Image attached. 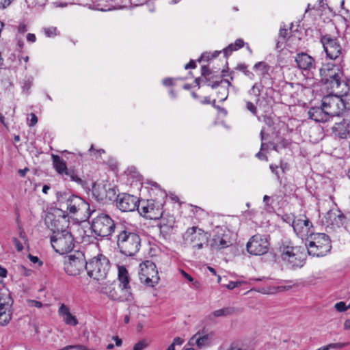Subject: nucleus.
Segmentation results:
<instances>
[{"instance_id": "nucleus-1", "label": "nucleus", "mask_w": 350, "mask_h": 350, "mask_svg": "<svg viewBox=\"0 0 350 350\" xmlns=\"http://www.w3.org/2000/svg\"><path fill=\"white\" fill-rule=\"evenodd\" d=\"M117 245L120 252L126 256H133L139 250L141 239L131 225L118 226Z\"/></svg>"}, {"instance_id": "nucleus-2", "label": "nucleus", "mask_w": 350, "mask_h": 350, "mask_svg": "<svg viewBox=\"0 0 350 350\" xmlns=\"http://www.w3.org/2000/svg\"><path fill=\"white\" fill-rule=\"evenodd\" d=\"M90 230L97 240H111L112 235L118 229L114 220L106 213H98L90 221Z\"/></svg>"}, {"instance_id": "nucleus-3", "label": "nucleus", "mask_w": 350, "mask_h": 350, "mask_svg": "<svg viewBox=\"0 0 350 350\" xmlns=\"http://www.w3.org/2000/svg\"><path fill=\"white\" fill-rule=\"evenodd\" d=\"M321 82L333 90H338L342 85H346L344 72L339 66L333 63H325L319 69Z\"/></svg>"}, {"instance_id": "nucleus-4", "label": "nucleus", "mask_w": 350, "mask_h": 350, "mask_svg": "<svg viewBox=\"0 0 350 350\" xmlns=\"http://www.w3.org/2000/svg\"><path fill=\"white\" fill-rule=\"evenodd\" d=\"M280 252L282 260L291 269L304 266L306 258V248L284 244L280 247Z\"/></svg>"}, {"instance_id": "nucleus-5", "label": "nucleus", "mask_w": 350, "mask_h": 350, "mask_svg": "<svg viewBox=\"0 0 350 350\" xmlns=\"http://www.w3.org/2000/svg\"><path fill=\"white\" fill-rule=\"evenodd\" d=\"M320 42L323 46L327 59L336 62H343L345 51L342 49L337 37L325 33L321 36Z\"/></svg>"}, {"instance_id": "nucleus-6", "label": "nucleus", "mask_w": 350, "mask_h": 350, "mask_svg": "<svg viewBox=\"0 0 350 350\" xmlns=\"http://www.w3.org/2000/svg\"><path fill=\"white\" fill-rule=\"evenodd\" d=\"M110 269L109 259L100 254L87 262L86 271L88 275L96 280H103L106 278Z\"/></svg>"}, {"instance_id": "nucleus-7", "label": "nucleus", "mask_w": 350, "mask_h": 350, "mask_svg": "<svg viewBox=\"0 0 350 350\" xmlns=\"http://www.w3.org/2000/svg\"><path fill=\"white\" fill-rule=\"evenodd\" d=\"M66 209L70 214L81 215L83 220L90 219L95 213L91 211L90 204L82 198L77 195H70L66 200Z\"/></svg>"}, {"instance_id": "nucleus-8", "label": "nucleus", "mask_w": 350, "mask_h": 350, "mask_svg": "<svg viewBox=\"0 0 350 350\" xmlns=\"http://www.w3.org/2000/svg\"><path fill=\"white\" fill-rule=\"evenodd\" d=\"M306 246L309 255L318 257L325 256L332 248L329 237L325 233L315 234Z\"/></svg>"}, {"instance_id": "nucleus-9", "label": "nucleus", "mask_w": 350, "mask_h": 350, "mask_svg": "<svg viewBox=\"0 0 350 350\" xmlns=\"http://www.w3.org/2000/svg\"><path fill=\"white\" fill-rule=\"evenodd\" d=\"M51 243L56 252L64 254L71 252L74 248L75 239L68 230L56 234H52Z\"/></svg>"}, {"instance_id": "nucleus-10", "label": "nucleus", "mask_w": 350, "mask_h": 350, "mask_svg": "<svg viewBox=\"0 0 350 350\" xmlns=\"http://www.w3.org/2000/svg\"><path fill=\"white\" fill-rule=\"evenodd\" d=\"M87 261L84 254L80 251H76L65 258L64 269L69 275L77 276L84 269L86 270Z\"/></svg>"}, {"instance_id": "nucleus-11", "label": "nucleus", "mask_w": 350, "mask_h": 350, "mask_svg": "<svg viewBox=\"0 0 350 350\" xmlns=\"http://www.w3.org/2000/svg\"><path fill=\"white\" fill-rule=\"evenodd\" d=\"M186 244L191 245L193 249L200 250L207 245L208 236L202 229L196 226L189 228L183 234Z\"/></svg>"}, {"instance_id": "nucleus-12", "label": "nucleus", "mask_w": 350, "mask_h": 350, "mask_svg": "<svg viewBox=\"0 0 350 350\" xmlns=\"http://www.w3.org/2000/svg\"><path fill=\"white\" fill-rule=\"evenodd\" d=\"M138 275L141 282L148 286H154L159 280L157 267L153 262L150 260H146L139 265Z\"/></svg>"}, {"instance_id": "nucleus-13", "label": "nucleus", "mask_w": 350, "mask_h": 350, "mask_svg": "<svg viewBox=\"0 0 350 350\" xmlns=\"http://www.w3.org/2000/svg\"><path fill=\"white\" fill-rule=\"evenodd\" d=\"M269 242L266 236L256 234L252 236L246 245L247 251L252 255L260 256L269 251Z\"/></svg>"}, {"instance_id": "nucleus-14", "label": "nucleus", "mask_w": 350, "mask_h": 350, "mask_svg": "<svg viewBox=\"0 0 350 350\" xmlns=\"http://www.w3.org/2000/svg\"><path fill=\"white\" fill-rule=\"evenodd\" d=\"M322 105L327 111L330 118L339 116L343 113L338 95L329 94L323 98Z\"/></svg>"}, {"instance_id": "nucleus-15", "label": "nucleus", "mask_w": 350, "mask_h": 350, "mask_svg": "<svg viewBox=\"0 0 350 350\" xmlns=\"http://www.w3.org/2000/svg\"><path fill=\"white\" fill-rule=\"evenodd\" d=\"M13 301L8 294H0V325H8L12 319Z\"/></svg>"}, {"instance_id": "nucleus-16", "label": "nucleus", "mask_w": 350, "mask_h": 350, "mask_svg": "<svg viewBox=\"0 0 350 350\" xmlns=\"http://www.w3.org/2000/svg\"><path fill=\"white\" fill-rule=\"evenodd\" d=\"M139 200L128 193L119 194L116 198V206L122 212H132L137 209Z\"/></svg>"}, {"instance_id": "nucleus-17", "label": "nucleus", "mask_w": 350, "mask_h": 350, "mask_svg": "<svg viewBox=\"0 0 350 350\" xmlns=\"http://www.w3.org/2000/svg\"><path fill=\"white\" fill-rule=\"evenodd\" d=\"M312 223L305 215H299L296 217L293 222V228L295 234L303 239L308 234H312Z\"/></svg>"}, {"instance_id": "nucleus-18", "label": "nucleus", "mask_w": 350, "mask_h": 350, "mask_svg": "<svg viewBox=\"0 0 350 350\" xmlns=\"http://www.w3.org/2000/svg\"><path fill=\"white\" fill-rule=\"evenodd\" d=\"M146 218L154 220L161 219L159 223L160 230L161 232L165 233H169L172 230L174 224V219L172 217H171L167 222L165 219L162 217V211L161 209L159 208V206L155 207V206L153 207L152 211H150L149 214Z\"/></svg>"}, {"instance_id": "nucleus-19", "label": "nucleus", "mask_w": 350, "mask_h": 350, "mask_svg": "<svg viewBox=\"0 0 350 350\" xmlns=\"http://www.w3.org/2000/svg\"><path fill=\"white\" fill-rule=\"evenodd\" d=\"M295 62L299 69L312 72L316 69L315 59L306 53L297 55Z\"/></svg>"}, {"instance_id": "nucleus-20", "label": "nucleus", "mask_w": 350, "mask_h": 350, "mask_svg": "<svg viewBox=\"0 0 350 350\" xmlns=\"http://www.w3.org/2000/svg\"><path fill=\"white\" fill-rule=\"evenodd\" d=\"M332 130L333 135L340 139L350 137V120L343 119L340 122H336Z\"/></svg>"}, {"instance_id": "nucleus-21", "label": "nucleus", "mask_w": 350, "mask_h": 350, "mask_svg": "<svg viewBox=\"0 0 350 350\" xmlns=\"http://www.w3.org/2000/svg\"><path fill=\"white\" fill-rule=\"evenodd\" d=\"M92 195L98 202H103L107 199L111 200L112 196L116 195V192L113 189L111 188H109V191L107 192L105 185L94 184Z\"/></svg>"}, {"instance_id": "nucleus-22", "label": "nucleus", "mask_w": 350, "mask_h": 350, "mask_svg": "<svg viewBox=\"0 0 350 350\" xmlns=\"http://www.w3.org/2000/svg\"><path fill=\"white\" fill-rule=\"evenodd\" d=\"M49 228L53 232V234L68 230V221L65 215L62 217H54L51 219Z\"/></svg>"}, {"instance_id": "nucleus-23", "label": "nucleus", "mask_w": 350, "mask_h": 350, "mask_svg": "<svg viewBox=\"0 0 350 350\" xmlns=\"http://www.w3.org/2000/svg\"><path fill=\"white\" fill-rule=\"evenodd\" d=\"M308 116L311 120L317 122H326L331 118L322 105L321 107L310 108L308 111Z\"/></svg>"}, {"instance_id": "nucleus-24", "label": "nucleus", "mask_w": 350, "mask_h": 350, "mask_svg": "<svg viewBox=\"0 0 350 350\" xmlns=\"http://www.w3.org/2000/svg\"><path fill=\"white\" fill-rule=\"evenodd\" d=\"M326 219L333 226L340 227L345 224L346 217L339 209H334L327 212Z\"/></svg>"}, {"instance_id": "nucleus-25", "label": "nucleus", "mask_w": 350, "mask_h": 350, "mask_svg": "<svg viewBox=\"0 0 350 350\" xmlns=\"http://www.w3.org/2000/svg\"><path fill=\"white\" fill-rule=\"evenodd\" d=\"M118 280L122 293H131L129 274L124 266L118 267Z\"/></svg>"}, {"instance_id": "nucleus-26", "label": "nucleus", "mask_w": 350, "mask_h": 350, "mask_svg": "<svg viewBox=\"0 0 350 350\" xmlns=\"http://www.w3.org/2000/svg\"><path fill=\"white\" fill-rule=\"evenodd\" d=\"M231 245L228 234H216L213 236L211 246L213 249L219 250L226 248Z\"/></svg>"}, {"instance_id": "nucleus-27", "label": "nucleus", "mask_w": 350, "mask_h": 350, "mask_svg": "<svg viewBox=\"0 0 350 350\" xmlns=\"http://www.w3.org/2000/svg\"><path fill=\"white\" fill-rule=\"evenodd\" d=\"M58 314L63 318L66 324L75 326L78 324L77 319L70 312L68 307L64 304H61L58 310Z\"/></svg>"}, {"instance_id": "nucleus-28", "label": "nucleus", "mask_w": 350, "mask_h": 350, "mask_svg": "<svg viewBox=\"0 0 350 350\" xmlns=\"http://www.w3.org/2000/svg\"><path fill=\"white\" fill-rule=\"evenodd\" d=\"M107 295L110 299L116 300L120 302L131 301L133 299L131 293H122V295H119L115 288H109V291L106 293Z\"/></svg>"}, {"instance_id": "nucleus-29", "label": "nucleus", "mask_w": 350, "mask_h": 350, "mask_svg": "<svg viewBox=\"0 0 350 350\" xmlns=\"http://www.w3.org/2000/svg\"><path fill=\"white\" fill-rule=\"evenodd\" d=\"M253 69L259 72L260 82L271 77L269 73L271 66L265 62H258L254 64Z\"/></svg>"}, {"instance_id": "nucleus-30", "label": "nucleus", "mask_w": 350, "mask_h": 350, "mask_svg": "<svg viewBox=\"0 0 350 350\" xmlns=\"http://www.w3.org/2000/svg\"><path fill=\"white\" fill-rule=\"evenodd\" d=\"M53 165L55 171L60 175L64 176L69 169L67 167L66 162L58 155H52Z\"/></svg>"}, {"instance_id": "nucleus-31", "label": "nucleus", "mask_w": 350, "mask_h": 350, "mask_svg": "<svg viewBox=\"0 0 350 350\" xmlns=\"http://www.w3.org/2000/svg\"><path fill=\"white\" fill-rule=\"evenodd\" d=\"M62 176L64 180L73 181L83 187L86 185V181L82 179L78 174V172L74 169L69 168Z\"/></svg>"}, {"instance_id": "nucleus-32", "label": "nucleus", "mask_w": 350, "mask_h": 350, "mask_svg": "<svg viewBox=\"0 0 350 350\" xmlns=\"http://www.w3.org/2000/svg\"><path fill=\"white\" fill-rule=\"evenodd\" d=\"M154 206V204L152 200H139L137 210L141 215L147 217L150 211H152Z\"/></svg>"}, {"instance_id": "nucleus-33", "label": "nucleus", "mask_w": 350, "mask_h": 350, "mask_svg": "<svg viewBox=\"0 0 350 350\" xmlns=\"http://www.w3.org/2000/svg\"><path fill=\"white\" fill-rule=\"evenodd\" d=\"M263 88L262 82L260 81L258 83H255L248 91V94L250 96H254L256 105H258L260 101V96Z\"/></svg>"}, {"instance_id": "nucleus-34", "label": "nucleus", "mask_w": 350, "mask_h": 350, "mask_svg": "<svg viewBox=\"0 0 350 350\" xmlns=\"http://www.w3.org/2000/svg\"><path fill=\"white\" fill-rule=\"evenodd\" d=\"M198 334H195L191 340L196 338V344L200 349L208 347L211 344V336L210 334H205L202 336H198Z\"/></svg>"}, {"instance_id": "nucleus-35", "label": "nucleus", "mask_w": 350, "mask_h": 350, "mask_svg": "<svg viewBox=\"0 0 350 350\" xmlns=\"http://www.w3.org/2000/svg\"><path fill=\"white\" fill-rule=\"evenodd\" d=\"M238 312V310L234 307H225L219 310H215L212 315L214 317H225L228 316H231L236 314Z\"/></svg>"}, {"instance_id": "nucleus-36", "label": "nucleus", "mask_w": 350, "mask_h": 350, "mask_svg": "<svg viewBox=\"0 0 350 350\" xmlns=\"http://www.w3.org/2000/svg\"><path fill=\"white\" fill-rule=\"evenodd\" d=\"M245 45L244 41L239 38L236 40L234 44H229L226 49H224L225 57H228L231 55L232 51H237L241 49Z\"/></svg>"}, {"instance_id": "nucleus-37", "label": "nucleus", "mask_w": 350, "mask_h": 350, "mask_svg": "<svg viewBox=\"0 0 350 350\" xmlns=\"http://www.w3.org/2000/svg\"><path fill=\"white\" fill-rule=\"evenodd\" d=\"M226 350H253V348L241 341H234Z\"/></svg>"}, {"instance_id": "nucleus-38", "label": "nucleus", "mask_w": 350, "mask_h": 350, "mask_svg": "<svg viewBox=\"0 0 350 350\" xmlns=\"http://www.w3.org/2000/svg\"><path fill=\"white\" fill-rule=\"evenodd\" d=\"M343 112L350 111V93H345L339 96Z\"/></svg>"}, {"instance_id": "nucleus-39", "label": "nucleus", "mask_w": 350, "mask_h": 350, "mask_svg": "<svg viewBox=\"0 0 350 350\" xmlns=\"http://www.w3.org/2000/svg\"><path fill=\"white\" fill-rule=\"evenodd\" d=\"M33 83V77H30L27 79H25L22 83V90L23 92L28 94L29 92V90Z\"/></svg>"}, {"instance_id": "nucleus-40", "label": "nucleus", "mask_w": 350, "mask_h": 350, "mask_svg": "<svg viewBox=\"0 0 350 350\" xmlns=\"http://www.w3.org/2000/svg\"><path fill=\"white\" fill-rule=\"evenodd\" d=\"M237 69L240 71H242L245 74V75L249 77L250 79H254V74L252 72L247 70V66L245 64H238L237 66Z\"/></svg>"}, {"instance_id": "nucleus-41", "label": "nucleus", "mask_w": 350, "mask_h": 350, "mask_svg": "<svg viewBox=\"0 0 350 350\" xmlns=\"http://www.w3.org/2000/svg\"><path fill=\"white\" fill-rule=\"evenodd\" d=\"M217 94L218 98L220 99V100L224 101L228 97V90L225 87H221L217 92Z\"/></svg>"}, {"instance_id": "nucleus-42", "label": "nucleus", "mask_w": 350, "mask_h": 350, "mask_svg": "<svg viewBox=\"0 0 350 350\" xmlns=\"http://www.w3.org/2000/svg\"><path fill=\"white\" fill-rule=\"evenodd\" d=\"M148 346V342L146 340H141L134 345L133 350H144Z\"/></svg>"}, {"instance_id": "nucleus-43", "label": "nucleus", "mask_w": 350, "mask_h": 350, "mask_svg": "<svg viewBox=\"0 0 350 350\" xmlns=\"http://www.w3.org/2000/svg\"><path fill=\"white\" fill-rule=\"evenodd\" d=\"M295 219L296 217L292 214H285L282 216V220L286 224L291 225L292 227Z\"/></svg>"}, {"instance_id": "nucleus-44", "label": "nucleus", "mask_w": 350, "mask_h": 350, "mask_svg": "<svg viewBox=\"0 0 350 350\" xmlns=\"http://www.w3.org/2000/svg\"><path fill=\"white\" fill-rule=\"evenodd\" d=\"M44 33L46 36L47 37H53L56 36L57 33V29L56 27H51L48 28L44 29Z\"/></svg>"}, {"instance_id": "nucleus-45", "label": "nucleus", "mask_w": 350, "mask_h": 350, "mask_svg": "<svg viewBox=\"0 0 350 350\" xmlns=\"http://www.w3.org/2000/svg\"><path fill=\"white\" fill-rule=\"evenodd\" d=\"M246 109L249 111H250L253 115L257 116V108L253 103H252L250 101H247L246 102Z\"/></svg>"}, {"instance_id": "nucleus-46", "label": "nucleus", "mask_w": 350, "mask_h": 350, "mask_svg": "<svg viewBox=\"0 0 350 350\" xmlns=\"http://www.w3.org/2000/svg\"><path fill=\"white\" fill-rule=\"evenodd\" d=\"M334 308L338 312H345L348 309V307H347L345 303L343 301L336 303Z\"/></svg>"}, {"instance_id": "nucleus-47", "label": "nucleus", "mask_w": 350, "mask_h": 350, "mask_svg": "<svg viewBox=\"0 0 350 350\" xmlns=\"http://www.w3.org/2000/svg\"><path fill=\"white\" fill-rule=\"evenodd\" d=\"M12 243L18 252H21L23 250V244L18 239L14 237L12 239Z\"/></svg>"}, {"instance_id": "nucleus-48", "label": "nucleus", "mask_w": 350, "mask_h": 350, "mask_svg": "<svg viewBox=\"0 0 350 350\" xmlns=\"http://www.w3.org/2000/svg\"><path fill=\"white\" fill-rule=\"evenodd\" d=\"M242 284V282H240V281H237V282H232V281H230L229 282V283L228 284H226V288L230 289V290H232L237 287H239Z\"/></svg>"}, {"instance_id": "nucleus-49", "label": "nucleus", "mask_w": 350, "mask_h": 350, "mask_svg": "<svg viewBox=\"0 0 350 350\" xmlns=\"http://www.w3.org/2000/svg\"><path fill=\"white\" fill-rule=\"evenodd\" d=\"M202 72V76L204 77L206 79L208 76H209L211 74V70H209L208 67L206 66H203L201 68Z\"/></svg>"}, {"instance_id": "nucleus-50", "label": "nucleus", "mask_w": 350, "mask_h": 350, "mask_svg": "<svg viewBox=\"0 0 350 350\" xmlns=\"http://www.w3.org/2000/svg\"><path fill=\"white\" fill-rule=\"evenodd\" d=\"M269 167L271 172L274 174L276 176L277 178L279 180L280 177L278 171V166L276 165L271 164Z\"/></svg>"}, {"instance_id": "nucleus-51", "label": "nucleus", "mask_w": 350, "mask_h": 350, "mask_svg": "<svg viewBox=\"0 0 350 350\" xmlns=\"http://www.w3.org/2000/svg\"><path fill=\"white\" fill-rule=\"evenodd\" d=\"M30 116H31V119H30V122H29V126H33L38 122V118L36 116V114L33 113H31L30 114Z\"/></svg>"}, {"instance_id": "nucleus-52", "label": "nucleus", "mask_w": 350, "mask_h": 350, "mask_svg": "<svg viewBox=\"0 0 350 350\" xmlns=\"http://www.w3.org/2000/svg\"><path fill=\"white\" fill-rule=\"evenodd\" d=\"M29 258L31 260V262H32L33 263L39 262L40 265H42V262H41L40 260V259L38 258V257H37V256H33L31 254H29Z\"/></svg>"}, {"instance_id": "nucleus-53", "label": "nucleus", "mask_w": 350, "mask_h": 350, "mask_svg": "<svg viewBox=\"0 0 350 350\" xmlns=\"http://www.w3.org/2000/svg\"><path fill=\"white\" fill-rule=\"evenodd\" d=\"M287 34H288V30L286 28L281 27L280 29V31H279V36L280 38L285 39Z\"/></svg>"}, {"instance_id": "nucleus-54", "label": "nucleus", "mask_w": 350, "mask_h": 350, "mask_svg": "<svg viewBox=\"0 0 350 350\" xmlns=\"http://www.w3.org/2000/svg\"><path fill=\"white\" fill-rule=\"evenodd\" d=\"M183 342L184 340L181 338L176 337L174 338L173 342L172 344L175 347V345H181Z\"/></svg>"}, {"instance_id": "nucleus-55", "label": "nucleus", "mask_w": 350, "mask_h": 350, "mask_svg": "<svg viewBox=\"0 0 350 350\" xmlns=\"http://www.w3.org/2000/svg\"><path fill=\"white\" fill-rule=\"evenodd\" d=\"M14 0H3V2L0 3V7L2 8V9L6 8Z\"/></svg>"}, {"instance_id": "nucleus-56", "label": "nucleus", "mask_w": 350, "mask_h": 350, "mask_svg": "<svg viewBox=\"0 0 350 350\" xmlns=\"http://www.w3.org/2000/svg\"><path fill=\"white\" fill-rule=\"evenodd\" d=\"M74 349L76 350H95L94 349H89L87 346L82 345H74Z\"/></svg>"}, {"instance_id": "nucleus-57", "label": "nucleus", "mask_w": 350, "mask_h": 350, "mask_svg": "<svg viewBox=\"0 0 350 350\" xmlns=\"http://www.w3.org/2000/svg\"><path fill=\"white\" fill-rule=\"evenodd\" d=\"M196 67V62L193 60H191L189 63H187L185 66V68L186 70L189 69V68H195Z\"/></svg>"}, {"instance_id": "nucleus-58", "label": "nucleus", "mask_w": 350, "mask_h": 350, "mask_svg": "<svg viewBox=\"0 0 350 350\" xmlns=\"http://www.w3.org/2000/svg\"><path fill=\"white\" fill-rule=\"evenodd\" d=\"M27 40L28 42H35L36 40V37L35 34L29 33L27 35Z\"/></svg>"}, {"instance_id": "nucleus-59", "label": "nucleus", "mask_w": 350, "mask_h": 350, "mask_svg": "<svg viewBox=\"0 0 350 350\" xmlns=\"http://www.w3.org/2000/svg\"><path fill=\"white\" fill-rule=\"evenodd\" d=\"M262 150H260L258 153H256V157L260 160L267 161V157L265 154H262Z\"/></svg>"}, {"instance_id": "nucleus-60", "label": "nucleus", "mask_w": 350, "mask_h": 350, "mask_svg": "<svg viewBox=\"0 0 350 350\" xmlns=\"http://www.w3.org/2000/svg\"><path fill=\"white\" fill-rule=\"evenodd\" d=\"M29 171V169L28 167H25L24 169H20L18 171V173L21 177H25L27 172Z\"/></svg>"}, {"instance_id": "nucleus-61", "label": "nucleus", "mask_w": 350, "mask_h": 350, "mask_svg": "<svg viewBox=\"0 0 350 350\" xmlns=\"http://www.w3.org/2000/svg\"><path fill=\"white\" fill-rule=\"evenodd\" d=\"M163 85L170 86L173 85V79L172 78H166L163 81Z\"/></svg>"}, {"instance_id": "nucleus-62", "label": "nucleus", "mask_w": 350, "mask_h": 350, "mask_svg": "<svg viewBox=\"0 0 350 350\" xmlns=\"http://www.w3.org/2000/svg\"><path fill=\"white\" fill-rule=\"evenodd\" d=\"M182 275L183 276L187 279L188 281L189 282H193V278L189 275L187 273H186L185 271H182Z\"/></svg>"}, {"instance_id": "nucleus-63", "label": "nucleus", "mask_w": 350, "mask_h": 350, "mask_svg": "<svg viewBox=\"0 0 350 350\" xmlns=\"http://www.w3.org/2000/svg\"><path fill=\"white\" fill-rule=\"evenodd\" d=\"M113 339L115 340L116 342V345L117 347H120L122 344V339L120 338L118 336H113Z\"/></svg>"}, {"instance_id": "nucleus-64", "label": "nucleus", "mask_w": 350, "mask_h": 350, "mask_svg": "<svg viewBox=\"0 0 350 350\" xmlns=\"http://www.w3.org/2000/svg\"><path fill=\"white\" fill-rule=\"evenodd\" d=\"M7 275V270L5 268L0 267V278H3Z\"/></svg>"}]
</instances>
